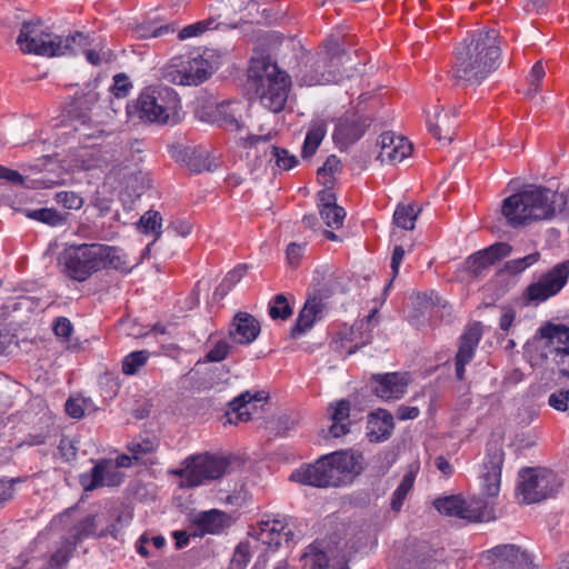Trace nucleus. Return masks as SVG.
<instances>
[{
    "label": "nucleus",
    "mask_w": 569,
    "mask_h": 569,
    "mask_svg": "<svg viewBox=\"0 0 569 569\" xmlns=\"http://www.w3.org/2000/svg\"><path fill=\"white\" fill-rule=\"evenodd\" d=\"M559 213L569 216V190L559 193L549 188L529 186L503 200L502 214L513 227L549 220Z\"/></svg>",
    "instance_id": "f257e3e1"
},
{
    "label": "nucleus",
    "mask_w": 569,
    "mask_h": 569,
    "mask_svg": "<svg viewBox=\"0 0 569 569\" xmlns=\"http://www.w3.org/2000/svg\"><path fill=\"white\" fill-rule=\"evenodd\" d=\"M498 32L480 30L465 39L456 51L453 78L459 86L479 84L498 68L500 47Z\"/></svg>",
    "instance_id": "f03ea898"
},
{
    "label": "nucleus",
    "mask_w": 569,
    "mask_h": 569,
    "mask_svg": "<svg viewBox=\"0 0 569 569\" xmlns=\"http://www.w3.org/2000/svg\"><path fill=\"white\" fill-rule=\"evenodd\" d=\"M62 272L79 282L102 269L129 272L132 264L122 249L103 243L69 244L60 256Z\"/></svg>",
    "instance_id": "7ed1b4c3"
},
{
    "label": "nucleus",
    "mask_w": 569,
    "mask_h": 569,
    "mask_svg": "<svg viewBox=\"0 0 569 569\" xmlns=\"http://www.w3.org/2000/svg\"><path fill=\"white\" fill-rule=\"evenodd\" d=\"M363 470V456L353 450H340L320 457L315 463L295 470L290 480L319 488L349 485Z\"/></svg>",
    "instance_id": "20e7f679"
},
{
    "label": "nucleus",
    "mask_w": 569,
    "mask_h": 569,
    "mask_svg": "<svg viewBox=\"0 0 569 569\" xmlns=\"http://www.w3.org/2000/svg\"><path fill=\"white\" fill-rule=\"evenodd\" d=\"M17 43L23 53L53 58L77 53L88 41L81 32L64 37L53 33L41 21H29L22 24Z\"/></svg>",
    "instance_id": "39448f33"
},
{
    "label": "nucleus",
    "mask_w": 569,
    "mask_h": 569,
    "mask_svg": "<svg viewBox=\"0 0 569 569\" xmlns=\"http://www.w3.org/2000/svg\"><path fill=\"white\" fill-rule=\"evenodd\" d=\"M248 83L266 109L274 113L283 110L291 84L290 78L269 58H251Z\"/></svg>",
    "instance_id": "423d86ee"
},
{
    "label": "nucleus",
    "mask_w": 569,
    "mask_h": 569,
    "mask_svg": "<svg viewBox=\"0 0 569 569\" xmlns=\"http://www.w3.org/2000/svg\"><path fill=\"white\" fill-rule=\"evenodd\" d=\"M137 109L143 120L158 124H174L180 121L181 101L172 88L152 86L139 94Z\"/></svg>",
    "instance_id": "0eeeda50"
},
{
    "label": "nucleus",
    "mask_w": 569,
    "mask_h": 569,
    "mask_svg": "<svg viewBox=\"0 0 569 569\" xmlns=\"http://www.w3.org/2000/svg\"><path fill=\"white\" fill-rule=\"evenodd\" d=\"M219 68V57L214 50L188 58H173L163 71V79L179 86H198L211 77Z\"/></svg>",
    "instance_id": "6e6552de"
},
{
    "label": "nucleus",
    "mask_w": 569,
    "mask_h": 569,
    "mask_svg": "<svg viewBox=\"0 0 569 569\" xmlns=\"http://www.w3.org/2000/svg\"><path fill=\"white\" fill-rule=\"evenodd\" d=\"M229 467L228 458L219 455L200 453L188 457L183 467L176 471L188 487H198L207 481L221 478Z\"/></svg>",
    "instance_id": "1a4fd4ad"
},
{
    "label": "nucleus",
    "mask_w": 569,
    "mask_h": 569,
    "mask_svg": "<svg viewBox=\"0 0 569 569\" xmlns=\"http://www.w3.org/2000/svg\"><path fill=\"white\" fill-rule=\"evenodd\" d=\"M518 496L525 503L540 502L553 496L562 486V479L546 468L523 469L519 472Z\"/></svg>",
    "instance_id": "9d476101"
},
{
    "label": "nucleus",
    "mask_w": 569,
    "mask_h": 569,
    "mask_svg": "<svg viewBox=\"0 0 569 569\" xmlns=\"http://www.w3.org/2000/svg\"><path fill=\"white\" fill-rule=\"evenodd\" d=\"M541 357L558 367L559 372L569 376V327L548 325L540 329L537 341Z\"/></svg>",
    "instance_id": "9b49d317"
},
{
    "label": "nucleus",
    "mask_w": 569,
    "mask_h": 569,
    "mask_svg": "<svg viewBox=\"0 0 569 569\" xmlns=\"http://www.w3.org/2000/svg\"><path fill=\"white\" fill-rule=\"evenodd\" d=\"M433 506L445 516L456 517L470 522L491 521L496 519L493 508L481 499L466 501L460 496H448L436 499Z\"/></svg>",
    "instance_id": "f8f14e48"
},
{
    "label": "nucleus",
    "mask_w": 569,
    "mask_h": 569,
    "mask_svg": "<svg viewBox=\"0 0 569 569\" xmlns=\"http://www.w3.org/2000/svg\"><path fill=\"white\" fill-rule=\"evenodd\" d=\"M569 278V262L565 261L555 266L549 272L531 283L525 297L529 302L540 303L556 296L567 283Z\"/></svg>",
    "instance_id": "ddd939ff"
},
{
    "label": "nucleus",
    "mask_w": 569,
    "mask_h": 569,
    "mask_svg": "<svg viewBox=\"0 0 569 569\" xmlns=\"http://www.w3.org/2000/svg\"><path fill=\"white\" fill-rule=\"evenodd\" d=\"M341 547L340 543L333 549L329 548L328 551L321 552L317 556L316 562L320 567L328 566L332 561V567L336 569H346L347 561L352 552L362 550L372 543L370 533L365 529H359L352 533Z\"/></svg>",
    "instance_id": "4468645a"
},
{
    "label": "nucleus",
    "mask_w": 569,
    "mask_h": 569,
    "mask_svg": "<svg viewBox=\"0 0 569 569\" xmlns=\"http://www.w3.org/2000/svg\"><path fill=\"white\" fill-rule=\"evenodd\" d=\"M287 516L277 515L272 519L262 520L254 536L258 541L272 549L280 547L282 539L287 542L293 540L295 532Z\"/></svg>",
    "instance_id": "2eb2a0df"
},
{
    "label": "nucleus",
    "mask_w": 569,
    "mask_h": 569,
    "mask_svg": "<svg viewBox=\"0 0 569 569\" xmlns=\"http://www.w3.org/2000/svg\"><path fill=\"white\" fill-rule=\"evenodd\" d=\"M123 473L117 470L112 460L101 459L93 468L80 475V483L86 491H92L100 487H114L122 482Z\"/></svg>",
    "instance_id": "dca6fc26"
},
{
    "label": "nucleus",
    "mask_w": 569,
    "mask_h": 569,
    "mask_svg": "<svg viewBox=\"0 0 569 569\" xmlns=\"http://www.w3.org/2000/svg\"><path fill=\"white\" fill-rule=\"evenodd\" d=\"M503 451L495 445H488L483 460L482 492L488 497H497L500 491L501 468Z\"/></svg>",
    "instance_id": "f3484780"
},
{
    "label": "nucleus",
    "mask_w": 569,
    "mask_h": 569,
    "mask_svg": "<svg viewBox=\"0 0 569 569\" xmlns=\"http://www.w3.org/2000/svg\"><path fill=\"white\" fill-rule=\"evenodd\" d=\"M328 56H329V70H325L327 64L317 62V69L315 76L305 74L300 79V83L303 86H318L328 84L331 82H339L342 79V74L338 72L337 64L341 60L342 51L337 41L328 42Z\"/></svg>",
    "instance_id": "a211bd4d"
},
{
    "label": "nucleus",
    "mask_w": 569,
    "mask_h": 569,
    "mask_svg": "<svg viewBox=\"0 0 569 569\" xmlns=\"http://www.w3.org/2000/svg\"><path fill=\"white\" fill-rule=\"evenodd\" d=\"M248 109V103L243 101L221 102L216 107L214 120L227 130L239 131L244 127Z\"/></svg>",
    "instance_id": "6ab92c4d"
},
{
    "label": "nucleus",
    "mask_w": 569,
    "mask_h": 569,
    "mask_svg": "<svg viewBox=\"0 0 569 569\" xmlns=\"http://www.w3.org/2000/svg\"><path fill=\"white\" fill-rule=\"evenodd\" d=\"M380 152L378 159L385 163H397L406 159L412 151L408 139L396 136L393 132H385L380 136Z\"/></svg>",
    "instance_id": "aec40b11"
},
{
    "label": "nucleus",
    "mask_w": 569,
    "mask_h": 569,
    "mask_svg": "<svg viewBox=\"0 0 569 569\" xmlns=\"http://www.w3.org/2000/svg\"><path fill=\"white\" fill-rule=\"evenodd\" d=\"M375 393L383 400H397L403 397L409 385L408 373L391 372L376 375Z\"/></svg>",
    "instance_id": "412c9836"
},
{
    "label": "nucleus",
    "mask_w": 569,
    "mask_h": 569,
    "mask_svg": "<svg viewBox=\"0 0 569 569\" xmlns=\"http://www.w3.org/2000/svg\"><path fill=\"white\" fill-rule=\"evenodd\" d=\"M99 522L100 520L98 519V516H87L77 525H74L70 531V537L72 538V541L68 542L67 550L57 551L52 556V561H54L57 565L66 562L69 559L70 553L74 549L78 541H81L90 537L102 536L103 532H98Z\"/></svg>",
    "instance_id": "4be33fe9"
},
{
    "label": "nucleus",
    "mask_w": 569,
    "mask_h": 569,
    "mask_svg": "<svg viewBox=\"0 0 569 569\" xmlns=\"http://www.w3.org/2000/svg\"><path fill=\"white\" fill-rule=\"evenodd\" d=\"M459 109L453 108L449 112H445L439 107H433V111L427 113V126L429 131L438 140L451 141L457 123L455 118L458 116Z\"/></svg>",
    "instance_id": "5701e85b"
},
{
    "label": "nucleus",
    "mask_w": 569,
    "mask_h": 569,
    "mask_svg": "<svg viewBox=\"0 0 569 569\" xmlns=\"http://www.w3.org/2000/svg\"><path fill=\"white\" fill-rule=\"evenodd\" d=\"M367 127V120L361 117L340 118L333 132V140L340 149H346L363 136Z\"/></svg>",
    "instance_id": "b1692460"
},
{
    "label": "nucleus",
    "mask_w": 569,
    "mask_h": 569,
    "mask_svg": "<svg viewBox=\"0 0 569 569\" xmlns=\"http://www.w3.org/2000/svg\"><path fill=\"white\" fill-rule=\"evenodd\" d=\"M480 338L481 327L479 323L470 325L461 336L456 356V375L459 380L463 379L465 366L472 360Z\"/></svg>",
    "instance_id": "393cba45"
},
{
    "label": "nucleus",
    "mask_w": 569,
    "mask_h": 569,
    "mask_svg": "<svg viewBox=\"0 0 569 569\" xmlns=\"http://www.w3.org/2000/svg\"><path fill=\"white\" fill-rule=\"evenodd\" d=\"M260 330V323L252 315L238 312L232 319L229 335L233 342L249 345L258 338Z\"/></svg>",
    "instance_id": "a878e982"
},
{
    "label": "nucleus",
    "mask_w": 569,
    "mask_h": 569,
    "mask_svg": "<svg viewBox=\"0 0 569 569\" xmlns=\"http://www.w3.org/2000/svg\"><path fill=\"white\" fill-rule=\"evenodd\" d=\"M319 297L310 298L306 301L303 308L299 312L297 322L291 330V336L298 338L307 332L316 322L322 312V297H327L328 292L323 288L317 289Z\"/></svg>",
    "instance_id": "bb28decb"
},
{
    "label": "nucleus",
    "mask_w": 569,
    "mask_h": 569,
    "mask_svg": "<svg viewBox=\"0 0 569 569\" xmlns=\"http://www.w3.org/2000/svg\"><path fill=\"white\" fill-rule=\"evenodd\" d=\"M327 416L330 421L328 436L340 438L350 432V403L348 400H339L329 405Z\"/></svg>",
    "instance_id": "cd10ccee"
},
{
    "label": "nucleus",
    "mask_w": 569,
    "mask_h": 569,
    "mask_svg": "<svg viewBox=\"0 0 569 569\" xmlns=\"http://www.w3.org/2000/svg\"><path fill=\"white\" fill-rule=\"evenodd\" d=\"M511 246L506 242H498L485 250H480L468 259V267L475 274L511 253Z\"/></svg>",
    "instance_id": "c85d7f7f"
},
{
    "label": "nucleus",
    "mask_w": 569,
    "mask_h": 569,
    "mask_svg": "<svg viewBox=\"0 0 569 569\" xmlns=\"http://www.w3.org/2000/svg\"><path fill=\"white\" fill-rule=\"evenodd\" d=\"M393 427L392 415L385 409H378L369 415L367 436L371 442H380L390 437Z\"/></svg>",
    "instance_id": "c756f323"
},
{
    "label": "nucleus",
    "mask_w": 569,
    "mask_h": 569,
    "mask_svg": "<svg viewBox=\"0 0 569 569\" xmlns=\"http://www.w3.org/2000/svg\"><path fill=\"white\" fill-rule=\"evenodd\" d=\"M228 516L217 509L203 511L193 517V526L196 527L194 535L204 536L207 533H219L224 527L228 526Z\"/></svg>",
    "instance_id": "7c9ffc66"
},
{
    "label": "nucleus",
    "mask_w": 569,
    "mask_h": 569,
    "mask_svg": "<svg viewBox=\"0 0 569 569\" xmlns=\"http://www.w3.org/2000/svg\"><path fill=\"white\" fill-rule=\"evenodd\" d=\"M493 556L497 558L499 565L506 569L512 567L513 569H529L531 559L529 555L515 545L499 546L492 549Z\"/></svg>",
    "instance_id": "2f4dec72"
},
{
    "label": "nucleus",
    "mask_w": 569,
    "mask_h": 569,
    "mask_svg": "<svg viewBox=\"0 0 569 569\" xmlns=\"http://www.w3.org/2000/svg\"><path fill=\"white\" fill-rule=\"evenodd\" d=\"M327 132V124L323 119H315L306 134L302 146V157L309 158L315 154Z\"/></svg>",
    "instance_id": "473e14b6"
},
{
    "label": "nucleus",
    "mask_w": 569,
    "mask_h": 569,
    "mask_svg": "<svg viewBox=\"0 0 569 569\" xmlns=\"http://www.w3.org/2000/svg\"><path fill=\"white\" fill-rule=\"evenodd\" d=\"M318 206L321 217L328 218V212L333 213V220L339 222L341 218H346V211L336 203V196L330 189L318 192Z\"/></svg>",
    "instance_id": "72a5a7b5"
},
{
    "label": "nucleus",
    "mask_w": 569,
    "mask_h": 569,
    "mask_svg": "<svg viewBox=\"0 0 569 569\" xmlns=\"http://www.w3.org/2000/svg\"><path fill=\"white\" fill-rule=\"evenodd\" d=\"M415 479L416 470L411 467L410 470L403 475L399 486L391 496L390 506L393 511L399 512L401 510L408 493L413 487Z\"/></svg>",
    "instance_id": "f704fd0d"
},
{
    "label": "nucleus",
    "mask_w": 569,
    "mask_h": 569,
    "mask_svg": "<svg viewBox=\"0 0 569 569\" xmlns=\"http://www.w3.org/2000/svg\"><path fill=\"white\" fill-rule=\"evenodd\" d=\"M264 157L268 158L269 161L274 160L276 166L280 170H290L298 163L296 156L289 153L288 150L276 146H268L264 149Z\"/></svg>",
    "instance_id": "c9c22d12"
},
{
    "label": "nucleus",
    "mask_w": 569,
    "mask_h": 569,
    "mask_svg": "<svg viewBox=\"0 0 569 569\" xmlns=\"http://www.w3.org/2000/svg\"><path fill=\"white\" fill-rule=\"evenodd\" d=\"M420 212L416 204L398 206L393 213V222L405 229L412 230Z\"/></svg>",
    "instance_id": "e433bc0d"
},
{
    "label": "nucleus",
    "mask_w": 569,
    "mask_h": 569,
    "mask_svg": "<svg viewBox=\"0 0 569 569\" xmlns=\"http://www.w3.org/2000/svg\"><path fill=\"white\" fill-rule=\"evenodd\" d=\"M26 216L30 219L38 220L51 227H59L64 224L67 216L58 212L52 208H41L36 210H28Z\"/></svg>",
    "instance_id": "4c0bfd02"
},
{
    "label": "nucleus",
    "mask_w": 569,
    "mask_h": 569,
    "mask_svg": "<svg viewBox=\"0 0 569 569\" xmlns=\"http://www.w3.org/2000/svg\"><path fill=\"white\" fill-rule=\"evenodd\" d=\"M150 357L147 350L133 351L127 355L122 360V372L127 376H133L146 366Z\"/></svg>",
    "instance_id": "58836bf2"
},
{
    "label": "nucleus",
    "mask_w": 569,
    "mask_h": 569,
    "mask_svg": "<svg viewBox=\"0 0 569 569\" xmlns=\"http://www.w3.org/2000/svg\"><path fill=\"white\" fill-rule=\"evenodd\" d=\"M93 410V403L87 398H70L66 402V412L73 419H80Z\"/></svg>",
    "instance_id": "ea45409f"
},
{
    "label": "nucleus",
    "mask_w": 569,
    "mask_h": 569,
    "mask_svg": "<svg viewBox=\"0 0 569 569\" xmlns=\"http://www.w3.org/2000/svg\"><path fill=\"white\" fill-rule=\"evenodd\" d=\"M540 253L538 251L527 254L526 257L513 259L505 263V270L510 274H519L526 269L538 262Z\"/></svg>",
    "instance_id": "a19ab883"
},
{
    "label": "nucleus",
    "mask_w": 569,
    "mask_h": 569,
    "mask_svg": "<svg viewBox=\"0 0 569 569\" xmlns=\"http://www.w3.org/2000/svg\"><path fill=\"white\" fill-rule=\"evenodd\" d=\"M161 216L158 211H147L139 221V228L144 233H150L154 236L160 234L161 228Z\"/></svg>",
    "instance_id": "79ce46f5"
},
{
    "label": "nucleus",
    "mask_w": 569,
    "mask_h": 569,
    "mask_svg": "<svg viewBox=\"0 0 569 569\" xmlns=\"http://www.w3.org/2000/svg\"><path fill=\"white\" fill-rule=\"evenodd\" d=\"M156 449V440L151 438H137L128 445V450L132 458L138 460L142 456L152 452Z\"/></svg>",
    "instance_id": "37998d69"
},
{
    "label": "nucleus",
    "mask_w": 569,
    "mask_h": 569,
    "mask_svg": "<svg viewBox=\"0 0 569 569\" xmlns=\"http://www.w3.org/2000/svg\"><path fill=\"white\" fill-rule=\"evenodd\" d=\"M58 204L69 210H79L83 203V198L74 191H60L54 196Z\"/></svg>",
    "instance_id": "c03bdc74"
},
{
    "label": "nucleus",
    "mask_w": 569,
    "mask_h": 569,
    "mask_svg": "<svg viewBox=\"0 0 569 569\" xmlns=\"http://www.w3.org/2000/svg\"><path fill=\"white\" fill-rule=\"evenodd\" d=\"M246 266H238L231 271H229L224 277L223 281L217 288L216 293L220 295L221 297L227 295V292L242 279V277L246 273Z\"/></svg>",
    "instance_id": "a18cd8bd"
},
{
    "label": "nucleus",
    "mask_w": 569,
    "mask_h": 569,
    "mask_svg": "<svg viewBox=\"0 0 569 569\" xmlns=\"http://www.w3.org/2000/svg\"><path fill=\"white\" fill-rule=\"evenodd\" d=\"M546 74L545 68L541 61H538L533 64L529 76H528V90L526 94L528 97H533L540 90V82Z\"/></svg>",
    "instance_id": "49530a36"
},
{
    "label": "nucleus",
    "mask_w": 569,
    "mask_h": 569,
    "mask_svg": "<svg viewBox=\"0 0 569 569\" xmlns=\"http://www.w3.org/2000/svg\"><path fill=\"white\" fill-rule=\"evenodd\" d=\"M292 310L284 296L278 295L270 305L269 315L272 319H287L291 316Z\"/></svg>",
    "instance_id": "de8ad7c7"
},
{
    "label": "nucleus",
    "mask_w": 569,
    "mask_h": 569,
    "mask_svg": "<svg viewBox=\"0 0 569 569\" xmlns=\"http://www.w3.org/2000/svg\"><path fill=\"white\" fill-rule=\"evenodd\" d=\"M340 170V160L336 156L327 158L326 162L318 170L319 178L323 179L326 186L331 184V176Z\"/></svg>",
    "instance_id": "09e8293b"
},
{
    "label": "nucleus",
    "mask_w": 569,
    "mask_h": 569,
    "mask_svg": "<svg viewBox=\"0 0 569 569\" xmlns=\"http://www.w3.org/2000/svg\"><path fill=\"white\" fill-rule=\"evenodd\" d=\"M212 21H198L196 23L189 24L182 28L179 32V39L184 40L192 37H198L210 29Z\"/></svg>",
    "instance_id": "8fccbe9b"
},
{
    "label": "nucleus",
    "mask_w": 569,
    "mask_h": 569,
    "mask_svg": "<svg viewBox=\"0 0 569 569\" xmlns=\"http://www.w3.org/2000/svg\"><path fill=\"white\" fill-rule=\"evenodd\" d=\"M250 560L249 546L240 543L232 556L230 567L231 569H244Z\"/></svg>",
    "instance_id": "3c124183"
},
{
    "label": "nucleus",
    "mask_w": 569,
    "mask_h": 569,
    "mask_svg": "<svg viewBox=\"0 0 569 569\" xmlns=\"http://www.w3.org/2000/svg\"><path fill=\"white\" fill-rule=\"evenodd\" d=\"M569 389H561L552 392L548 398V405L558 411L568 410Z\"/></svg>",
    "instance_id": "603ef678"
},
{
    "label": "nucleus",
    "mask_w": 569,
    "mask_h": 569,
    "mask_svg": "<svg viewBox=\"0 0 569 569\" xmlns=\"http://www.w3.org/2000/svg\"><path fill=\"white\" fill-rule=\"evenodd\" d=\"M52 329H53L54 335L58 338H61L63 340H69V338L73 331V326L68 318L59 317L54 320Z\"/></svg>",
    "instance_id": "864d4df0"
},
{
    "label": "nucleus",
    "mask_w": 569,
    "mask_h": 569,
    "mask_svg": "<svg viewBox=\"0 0 569 569\" xmlns=\"http://www.w3.org/2000/svg\"><path fill=\"white\" fill-rule=\"evenodd\" d=\"M131 88L132 86L124 74H117L111 90L114 97L120 99L127 97Z\"/></svg>",
    "instance_id": "5fc2aeb1"
},
{
    "label": "nucleus",
    "mask_w": 569,
    "mask_h": 569,
    "mask_svg": "<svg viewBox=\"0 0 569 569\" xmlns=\"http://www.w3.org/2000/svg\"><path fill=\"white\" fill-rule=\"evenodd\" d=\"M306 243L291 242L287 248V260L292 267H297L303 256Z\"/></svg>",
    "instance_id": "6e6d98bb"
},
{
    "label": "nucleus",
    "mask_w": 569,
    "mask_h": 569,
    "mask_svg": "<svg viewBox=\"0 0 569 569\" xmlns=\"http://www.w3.org/2000/svg\"><path fill=\"white\" fill-rule=\"evenodd\" d=\"M99 101V93L93 89L89 90L82 97L77 99V104L81 110L94 111L96 103Z\"/></svg>",
    "instance_id": "4d7b16f0"
},
{
    "label": "nucleus",
    "mask_w": 569,
    "mask_h": 569,
    "mask_svg": "<svg viewBox=\"0 0 569 569\" xmlns=\"http://www.w3.org/2000/svg\"><path fill=\"white\" fill-rule=\"evenodd\" d=\"M403 256H405V249L402 248V246H396L393 249V252H392V257H391L392 278L389 281V283L387 284V287L385 289L386 291L389 290L393 279L398 276L399 268L402 262Z\"/></svg>",
    "instance_id": "13d9d810"
},
{
    "label": "nucleus",
    "mask_w": 569,
    "mask_h": 569,
    "mask_svg": "<svg viewBox=\"0 0 569 569\" xmlns=\"http://www.w3.org/2000/svg\"><path fill=\"white\" fill-rule=\"evenodd\" d=\"M233 412L228 413V421L230 423H237L238 421H249L251 418V413L249 411V407H243L240 405H231Z\"/></svg>",
    "instance_id": "bf43d9fd"
},
{
    "label": "nucleus",
    "mask_w": 569,
    "mask_h": 569,
    "mask_svg": "<svg viewBox=\"0 0 569 569\" xmlns=\"http://www.w3.org/2000/svg\"><path fill=\"white\" fill-rule=\"evenodd\" d=\"M230 346L226 341H218L216 346L208 352L207 358L210 361H221L227 358Z\"/></svg>",
    "instance_id": "052dcab7"
},
{
    "label": "nucleus",
    "mask_w": 569,
    "mask_h": 569,
    "mask_svg": "<svg viewBox=\"0 0 569 569\" xmlns=\"http://www.w3.org/2000/svg\"><path fill=\"white\" fill-rule=\"evenodd\" d=\"M551 0H526L525 10L529 13H542Z\"/></svg>",
    "instance_id": "680f3d73"
},
{
    "label": "nucleus",
    "mask_w": 569,
    "mask_h": 569,
    "mask_svg": "<svg viewBox=\"0 0 569 569\" xmlns=\"http://www.w3.org/2000/svg\"><path fill=\"white\" fill-rule=\"evenodd\" d=\"M266 397L263 392H257L256 395H251L249 391L241 393L239 397L234 398L231 405H240L242 403L243 407H249L252 400L261 401Z\"/></svg>",
    "instance_id": "e2e57ef3"
},
{
    "label": "nucleus",
    "mask_w": 569,
    "mask_h": 569,
    "mask_svg": "<svg viewBox=\"0 0 569 569\" xmlns=\"http://www.w3.org/2000/svg\"><path fill=\"white\" fill-rule=\"evenodd\" d=\"M419 413V408L413 406H400L397 410V417L400 420L415 419Z\"/></svg>",
    "instance_id": "0e129e2a"
},
{
    "label": "nucleus",
    "mask_w": 569,
    "mask_h": 569,
    "mask_svg": "<svg viewBox=\"0 0 569 569\" xmlns=\"http://www.w3.org/2000/svg\"><path fill=\"white\" fill-rule=\"evenodd\" d=\"M171 230L181 237H187L191 233L192 226L188 221L177 220L171 224Z\"/></svg>",
    "instance_id": "69168bd1"
},
{
    "label": "nucleus",
    "mask_w": 569,
    "mask_h": 569,
    "mask_svg": "<svg viewBox=\"0 0 569 569\" xmlns=\"http://www.w3.org/2000/svg\"><path fill=\"white\" fill-rule=\"evenodd\" d=\"M2 180H7L13 184H23V177L16 170L2 167Z\"/></svg>",
    "instance_id": "338daca9"
},
{
    "label": "nucleus",
    "mask_w": 569,
    "mask_h": 569,
    "mask_svg": "<svg viewBox=\"0 0 569 569\" xmlns=\"http://www.w3.org/2000/svg\"><path fill=\"white\" fill-rule=\"evenodd\" d=\"M435 465L437 467V469L443 473L445 476H451L452 472H453V468L452 466L449 463V461L443 458L442 456L440 457H437L435 459Z\"/></svg>",
    "instance_id": "774afa93"
}]
</instances>
